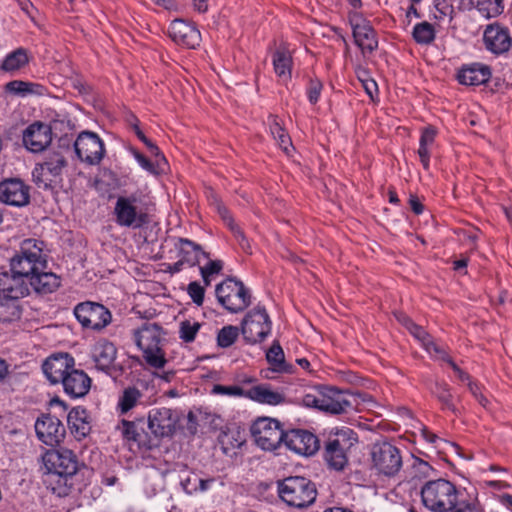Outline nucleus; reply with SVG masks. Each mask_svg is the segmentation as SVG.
Wrapping results in <instances>:
<instances>
[{"instance_id":"16","label":"nucleus","mask_w":512,"mask_h":512,"mask_svg":"<svg viewBox=\"0 0 512 512\" xmlns=\"http://www.w3.org/2000/svg\"><path fill=\"white\" fill-rule=\"evenodd\" d=\"M168 34L177 45L188 49H195L201 42V33L197 27L183 19L173 20L168 28Z\"/></svg>"},{"instance_id":"13","label":"nucleus","mask_w":512,"mask_h":512,"mask_svg":"<svg viewBox=\"0 0 512 512\" xmlns=\"http://www.w3.org/2000/svg\"><path fill=\"white\" fill-rule=\"evenodd\" d=\"M74 148L78 158L89 165L99 164L105 155L103 141L90 131H83L78 135Z\"/></svg>"},{"instance_id":"51","label":"nucleus","mask_w":512,"mask_h":512,"mask_svg":"<svg viewBox=\"0 0 512 512\" xmlns=\"http://www.w3.org/2000/svg\"><path fill=\"white\" fill-rule=\"evenodd\" d=\"M239 329L236 326L228 325L219 330L217 344L222 348L230 347L238 338Z\"/></svg>"},{"instance_id":"50","label":"nucleus","mask_w":512,"mask_h":512,"mask_svg":"<svg viewBox=\"0 0 512 512\" xmlns=\"http://www.w3.org/2000/svg\"><path fill=\"white\" fill-rule=\"evenodd\" d=\"M180 484L187 494H192L198 491V475L195 472L189 471L185 465L180 470Z\"/></svg>"},{"instance_id":"47","label":"nucleus","mask_w":512,"mask_h":512,"mask_svg":"<svg viewBox=\"0 0 512 512\" xmlns=\"http://www.w3.org/2000/svg\"><path fill=\"white\" fill-rule=\"evenodd\" d=\"M117 430H119L121 436L128 441H141L140 431H143V428L139 429L135 421L122 420L117 426Z\"/></svg>"},{"instance_id":"5","label":"nucleus","mask_w":512,"mask_h":512,"mask_svg":"<svg viewBox=\"0 0 512 512\" xmlns=\"http://www.w3.org/2000/svg\"><path fill=\"white\" fill-rule=\"evenodd\" d=\"M215 293L220 304L231 313L244 311L251 304V294L242 281L228 278L218 284Z\"/></svg>"},{"instance_id":"59","label":"nucleus","mask_w":512,"mask_h":512,"mask_svg":"<svg viewBox=\"0 0 512 512\" xmlns=\"http://www.w3.org/2000/svg\"><path fill=\"white\" fill-rule=\"evenodd\" d=\"M322 90V83L319 80H311L308 89V99L311 104H315Z\"/></svg>"},{"instance_id":"40","label":"nucleus","mask_w":512,"mask_h":512,"mask_svg":"<svg viewBox=\"0 0 512 512\" xmlns=\"http://www.w3.org/2000/svg\"><path fill=\"white\" fill-rule=\"evenodd\" d=\"M436 134H437L436 128L430 125L423 129L422 135L420 137L418 155L420 157V161H421L424 169H426V170L429 168V158H430L429 147L434 143Z\"/></svg>"},{"instance_id":"46","label":"nucleus","mask_w":512,"mask_h":512,"mask_svg":"<svg viewBox=\"0 0 512 512\" xmlns=\"http://www.w3.org/2000/svg\"><path fill=\"white\" fill-rule=\"evenodd\" d=\"M431 392L442 403L444 408L452 412H456V407L452 403L450 388L446 383L436 382L434 388L431 389Z\"/></svg>"},{"instance_id":"8","label":"nucleus","mask_w":512,"mask_h":512,"mask_svg":"<svg viewBox=\"0 0 512 512\" xmlns=\"http://www.w3.org/2000/svg\"><path fill=\"white\" fill-rule=\"evenodd\" d=\"M251 433L256 444L263 450L272 451L284 443L286 432L280 427V423L271 418H259L252 427Z\"/></svg>"},{"instance_id":"61","label":"nucleus","mask_w":512,"mask_h":512,"mask_svg":"<svg viewBox=\"0 0 512 512\" xmlns=\"http://www.w3.org/2000/svg\"><path fill=\"white\" fill-rule=\"evenodd\" d=\"M136 121L134 123V131L137 137L146 145L147 148H154V143L150 141L139 128V121L136 116H132Z\"/></svg>"},{"instance_id":"11","label":"nucleus","mask_w":512,"mask_h":512,"mask_svg":"<svg viewBox=\"0 0 512 512\" xmlns=\"http://www.w3.org/2000/svg\"><path fill=\"white\" fill-rule=\"evenodd\" d=\"M371 457L376 469L386 476L396 475L402 467L399 449L388 442L375 443Z\"/></svg>"},{"instance_id":"20","label":"nucleus","mask_w":512,"mask_h":512,"mask_svg":"<svg viewBox=\"0 0 512 512\" xmlns=\"http://www.w3.org/2000/svg\"><path fill=\"white\" fill-rule=\"evenodd\" d=\"M483 41L486 49L496 55L508 52L512 46V38L508 29L497 23L486 27Z\"/></svg>"},{"instance_id":"32","label":"nucleus","mask_w":512,"mask_h":512,"mask_svg":"<svg viewBox=\"0 0 512 512\" xmlns=\"http://www.w3.org/2000/svg\"><path fill=\"white\" fill-rule=\"evenodd\" d=\"M67 422L71 433L78 439L86 437L91 431L89 416L84 408H73L68 413Z\"/></svg>"},{"instance_id":"22","label":"nucleus","mask_w":512,"mask_h":512,"mask_svg":"<svg viewBox=\"0 0 512 512\" xmlns=\"http://www.w3.org/2000/svg\"><path fill=\"white\" fill-rule=\"evenodd\" d=\"M176 419L171 409H154L148 417V426L156 437L171 436L175 430Z\"/></svg>"},{"instance_id":"9","label":"nucleus","mask_w":512,"mask_h":512,"mask_svg":"<svg viewBox=\"0 0 512 512\" xmlns=\"http://www.w3.org/2000/svg\"><path fill=\"white\" fill-rule=\"evenodd\" d=\"M271 331L270 318L263 307L251 310L242 320L241 332L249 344L262 342Z\"/></svg>"},{"instance_id":"31","label":"nucleus","mask_w":512,"mask_h":512,"mask_svg":"<svg viewBox=\"0 0 512 512\" xmlns=\"http://www.w3.org/2000/svg\"><path fill=\"white\" fill-rule=\"evenodd\" d=\"M491 76L490 68L478 63L462 68L458 74V80L464 85H481L486 83Z\"/></svg>"},{"instance_id":"36","label":"nucleus","mask_w":512,"mask_h":512,"mask_svg":"<svg viewBox=\"0 0 512 512\" xmlns=\"http://www.w3.org/2000/svg\"><path fill=\"white\" fill-rule=\"evenodd\" d=\"M41 90V85L23 80H12L4 86L6 95L20 98H25L31 94H41Z\"/></svg>"},{"instance_id":"37","label":"nucleus","mask_w":512,"mask_h":512,"mask_svg":"<svg viewBox=\"0 0 512 512\" xmlns=\"http://www.w3.org/2000/svg\"><path fill=\"white\" fill-rule=\"evenodd\" d=\"M273 66L275 73L284 79L291 75L292 56L285 44H282L273 55Z\"/></svg>"},{"instance_id":"33","label":"nucleus","mask_w":512,"mask_h":512,"mask_svg":"<svg viewBox=\"0 0 512 512\" xmlns=\"http://www.w3.org/2000/svg\"><path fill=\"white\" fill-rule=\"evenodd\" d=\"M29 284L35 292L40 294H49L56 291L60 286V277L52 272L39 271L34 273Z\"/></svg>"},{"instance_id":"17","label":"nucleus","mask_w":512,"mask_h":512,"mask_svg":"<svg viewBox=\"0 0 512 512\" xmlns=\"http://www.w3.org/2000/svg\"><path fill=\"white\" fill-rule=\"evenodd\" d=\"M35 431L39 440L49 446L58 445L66 434L61 421L50 414L42 415L37 419Z\"/></svg>"},{"instance_id":"56","label":"nucleus","mask_w":512,"mask_h":512,"mask_svg":"<svg viewBox=\"0 0 512 512\" xmlns=\"http://www.w3.org/2000/svg\"><path fill=\"white\" fill-rule=\"evenodd\" d=\"M188 294L195 304L201 305L203 303L204 288L198 282H191L188 285Z\"/></svg>"},{"instance_id":"48","label":"nucleus","mask_w":512,"mask_h":512,"mask_svg":"<svg viewBox=\"0 0 512 512\" xmlns=\"http://www.w3.org/2000/svg\"><path fill=\"white\" fill-rule=\"evenodd\" d=\"M267 361L276 371H285L284 352L278 342H274L266 353Z\"/></svg>"},{"instance_id":"38","label":"nucleus","mask_w":512,"mask_h":512,"mask_svg":"<svg viewBox=\"0 0 512 512\" xmlns=\"http://www.w3.org/2000/svg\"><path fill=\"white\" fill-rule=\"evenodd\" d=\"M29 63L27 50L24 48H17L16 50L8 53L2 60V71L8 73H15L24 68Z\"/></svg>"},{"instance_id":"4","label":"nucleus","mask_w":512,"mask_h":512,"mask_svg":"<svg viewBox=\"0 0 512 512\" xmlns=\"http://www.w3.org/2000/svg\"><path fill=\"white\" fill-rule=\"evenodd\" d=\"M161 328L157 324H144L136 333V344L143 351L147 364L153 368H163L167 362L160 348Z\"/></svg>"},{"instance_id":"49","label":"nucleus","mask_w":512,"mask_h":512,"mask_svg":"<svg viewBox=\"0 0 512 512\" xmlns=\"http://www.w3.org/2000/svg\"><path fill=\"white\" fill-rule=\"evenodd\" d=\"M21 308L18 300L2 298V322H12L20 319Z\"/></svg>"},{"instance_id":"63","label":"nucleus","mask_w":512,"mask_h":512,"mask_svg":"<svg viewBox=\"0 0 512 512\" xmlns=\"http://www.w3.org/2000/svg\"><path fill=\"white\" fill-rule=\"evenodd\" d=\"M409 204L412 211L417 215L421 214L424 210V206L421 204L418 197L415 195L410 196Z\"/></svg>"},{"instance_id":"6","label":"nucleus","mask_w":512,"mask_h":512,"mask_svg":"<svg viewBox=\"0 0 512 512\" xmlns=\"http://www.w3.org/2000/svg\"><path fill=\"white\" fill-rule=\"evenodd\" d=\"M357 442L351 429H342L329 437L325 444L324 459L330 468L340 471L348 463L347 451Z\"/></svg>"},{"instance_id":"35","label":"nucleus","mask_w":512,"mask_h":512,"mask_svg":"<svg viewBox=\"0 0 512 512\" xmlns=\"http://www.w3.org/2000/svg\"><path fill=\"white\" fill-rule=\"evenodd\" d=\"M179 243L181 244L180 252L183 254V256L171 267V271L173 272H179L185 262L189 263L191 266H194L199 262L198 253L201 252L199 245L183 238L179 239Z\"/></svg>"},{"instance_id":"42","label":"nucleus","mask_w":512,"mask_h":512,"mask_svg":"<svg viewBox=\"0 0 512 512\" xmlns=\"http://www.w3.org/2000/svg\"><path fill=\"white\" fill-rule=\"evenodd\" d=\"M269 126L271 135L278 141V144L283 151L288 152V146L291 145V140L285 129L278 122L277 116H269Z\"/></svg>"},{"instance_id":"18","label":"nucleus","mask_w":512,"mask_h":512,"mask_svg":"<svg viewBox=\"0 0 512 512\" xmlns=\"http://www.w3.org/2000/svg\"><path fill=\"white\" fill-rule=\"evenodd\" d=\"M22 139L30 152H43L52 142L51 127L42 122H34L23 131Z\"/></svg>"},{"instance_id":"15","label":"nucleus","mask_w":512,"mask_h":512,"mask_svg":"<svg viewBox=\"0 0 512 512\" xmlns=\"http://www.w3.org/2000/svg\"><path fill=\"white\" fill-rule=\"evenodd\" d=\"M355 44L362 53H372L378 47L376 33L370 23L361 15L354 13L349 18Z\"/></svg>"},{"instance_id":"62","label":"nucleus","mask_w":512,"mask_h":512,"mask_svg":"<svg viewBox=\"0 0 512 512\" xmlns=\"http://www.w3.org/2000/svg\"><path fill=\"white\" fill-rule=\"evenodd\" d=\"M363 88L371 99H374V94H377V83L372 79L362 80Z\"/></svg>"},{"instance_id":"55","label":"nucleus","mask_w":512,"mask_h":512,"mask_svg":"<svg viewBox=\"0 0 512 512\" xmlns=\"http://www.w3.org/2000/svg\"><path fill=\"white\" fill-rule=\"evenodd\" d=\"M438 355L441 356V358L446 361L450 366L451 368L453 369V371L456 373L457 377L463 381V382H467V384L469 383V381H472L469 374H467L465 371H463L450 357H448L441 349H440V352L437 353Z\"/></svg>"},{"instance_id":"53","label":"nucleus","mask_w":512,"mask_h":512,"mask_svg":"<svg viewBox=\"0 0 512 512\" xmlns=\"http://www.w3.org/2000/svg\"><path fill=\"white\" fill-rule=\"evenodd\" d=\"M48 127H51V135H53L54 132H60L66 135L69 131L74 129V125L68 119H54L48 124Z\"/></svg>"},{"instance_id":"3","label":"nucleus","mask_w":512,"mask_h":512,"mask_svg":"<svg viewBox=\"0 0 512 512\" xmlns=\"http://www.w3.org/2000/svg\"><path fill=\"white\" fill-rule=\"evenodd\" d=\"M423 505L432 512H448L457 503V489L445 479L428 481L421 488Z\"/></svg>"},{"instance_id":"41","label":"nucleus","mask_w":512,"mask_h":512,"mask_svg":"<svg viewBox=\"0 0 512 512\" xmlns=\"http://www.w3.org/2000/svg\"><path fill=\"white\" fill-rule=\"evenodd\" d=\"M143 397V393L134 386L125 388L119 397L117 408L120 414H126L136 407Z\"/></svg>"},{"instance_id":"7","label":"nucleus","mask_w":512,"mask_h":512,"mask_svg":"<svg viewBox=\"0 0 512 512\" xmlns=\"http://www.w3.org/2000/svg\"><path fill=\"white\" fill-rule=\"evenodd\" d=\"M66 166L67 160L62 151H52L43 162L35 165L32 171L33 181L39 188L48 189L61 176Z\"/></svg>"},{"instance_id":"25","label":"nucleus","mask_w":512,"mask_h":512,"mask_svg":"<svg viewBox=\"0 0 512 512\" xmlns=\"http://www.w3.org/2000/svg\"><path fill=\"white\" fill-rule=\"evenodd\" d=\"M351 406V402L347 399L344 392L333 387H321L320 410L331 413L340 414Z\"/></svg>"},{"instance_id":"43","label":"nucleus","mask_w":512,"mask_h":512,"mask_svg":"<svg viewBox=\"0 0 512 512\" xmlns=\"http://www.w3.org/2000/svg\"><path fill=\"white\" fill-rule=\"evenodd\" d=\"M413 38L418 44L428 45L435 39V30L429 22H421L413 29Z\"/></svg>"},{"instance_id":"23","label":"nucleus","mask_w":512,"mask_h":512,"mask_svg":"<svg viewBox=\"0 0 512 512\" xmlns=\"http://www.w3.org/2000/svg\"><path fill=\"white\" fill-rule=\"evenodd\" d=\"M117 349L115 345L108 340L96 342L92 349V358L98 370L111 374L116 369Z\"/></svg>"},{"instance_id":"21","label":"nucleus","mask_w":512,"mask_h":512,"mask_svg":"<svg viewBox=\"0 0 512 512\" xmlns=\"http://www.w3.org/2000/svg\"><path fill=\"white\" fill-rule=\"evenodd\" d=\"M74 367V359L68 354L52 355L42 365L43 373L51 384L62 383Z\"/></svg>"},{"instance_id":"24","label":"nucleus","mask_w":512,"mask_h":512,"mask_svg":"<svg viewBox=\"0 0 512 512\" xmlns=\"http://www.w3.org/2000/svg\"><path fill=\"white\" fill-rule=\"evenodd\" d=\"M2 203L22 207L29 203V189L20 179L2 181Z\"/></svg>"},{"instance_id":"14","label":"nucleus","mask_w":512,"mask_h":512,"mask_svg":"<svg viewBox=\"0 0 512 512\" xmlns=\"http://www.w3.org/2000/svg\"><path fill=\"white\" fill-rule=\"evenodd\" d=\"M43 467L47 471L73 475L79 469V461L75 453L67 448L50 449L42 455Z\"/></svg>"},{"instance_id":"28","label":"nucleus","mask_w":512,"mask_h":512,"mask_svg":"<svg viewBox=\"0 0 512 512\" xmlns=\"http://www.w3.org/2000/svg\"><path fill=\"white\" fill-rule=\"evenodd\" d=\"M73 475H64L61 472L47 471L44 474L43 482L47 489L58 497L68 496L74 486Z\"/></svg>"},{"instance_id":"30","label":"nucleus","mask_w":512,"mask_h":512,"mask_svg":"<svg viewBox=\"0 0 512 512\" xmlns=\"http://www.w3.org/2000/svg\"><path fill=\"white\" fill-rule=\"evenodd\" d=\"M394 316L399 323L406 327L409 332L422 343L427 352H440V348L433 342L431 336L421 326L414 323L406 314L394 312Z\"/></svg>"},{"instance_id":"57","label":"nucleus","mask_w":512,"mask_h":512,"mask_svg":"<svg viewBox=\"0 0 512 512\" xmlns=\"http://www.w3.org/2000/svg\"><path fill=\"white\" fill-rule=\"evenodd\" d=\"M468 389L471 392V394L475 397V399L478 401V403L485 409L489 406V400L483 395L481 388L478 383L474 381H469L468 383Z\"/></svg>"},{"instance_id":"39","label":"nucleus","mask_w":512,"mask_h":512,"mask_svg":"<svg viewBox=\"0 0 512 512\" xmlns=\"http://www.w3.org/2000/svg\"><path fill=\"white\" fill-rule=\"evenodd\" d=\"M213 204L215 205L219 215L223 219V221L227 224L229 229L233 232L237 241L243 250L247 251L249 248L248 241L246 240L245 235L240 230V228L234 223L232 216L229 214L228 209L221 203V201L217 198H214Z\"/></svg>"},{"instance_id":"58","label":"nucleus","mask_w":512,"mask_h":512,"mask_svg":"<svg viewBox=\"0 0 512 512\" xmlns=\"http://www.w3.org/2000/svg\"><path fill=\"white\" fill-rule=\"evenodd\" d=\"M321 387L315 393L305 394L302 398L304 406L320 410Z\"/></svg>"},{"instance_id":"64","label":"nucleus","mask_w":512,"mask_h":512,"mask_svg":"<svg viewBox=\"0 0 512 512\" xmlns=\"http://www.w3.org/2000/svg\"><path fill=\"white\" fill-rule=\"evenodd\" d=\"M19 7L23 12H25L32 20H34V16L32 15V10L35 9L33 4L29 0H20L17 2Z\"/></svg>"},{"instance_id":"45","label":"nucleus","mask_w":512,"mask_h":512,"mask_svg":"<svg viewBox=\"0 0 512 512\" xmlns=\"http://www.w3.org/2000/svg\"><path fill=\"white\" fill-rule=\"evenodd\" d=\"M133 154L140 166L152 174H160L167 167V161L164 156H161V161L155 160V162H152L138 151H134Z\"/></svg>"},{"instance_id":"52","label":"nucleus","mask_w":512,"mask_h":512,"mask_svg":"<svg viewBox=\"0 0 512 512\" xmlns=\"http://www.w3.org/2000/svg\"><path fill=\"white\" fill-rule=\"evenodd\" d=\"M200 328L198 322L183 321L180 324V338L184 342H192Z\"/></svg>"},{"instance_id":"10","label":"nucleus","mask_w":512,"mask_h":512,"mask_svg":"<svg viewBox=\"0 0 512 512\" xmlns=\"http://www.w3.org/2000/svg\"><path fill=\"white\" fill-rule=\"evenodd\" d=\"M74 315L84 328L96 331L104 329L112 320L111 312L104 305L92 301L77 304Z\"/></svg>"},{"instance_id":"26","label":"nucleus","mask_w":512,"mask_h":512,"mask_svg":"<svg viewBox=\"0 0 512 512\" xmlns=\"http://www.w3.org/2000/svg\"><path fill=\"white\" fill-rule=\"evenodd\" d=\"M62 384L64 391L68 395L73 398H78L86 395L89 392L91 379L84 371L75 369L73 367L68 375L64 377Z\"/></svg>"},{"instance_id":"19","label":"nucleus","mask_w":512,"mask_h":512,"mask_svg":"<svg viewBox=\"0 0 512 512\" xmlns=\"http://www.w3.org/2000/svg\"><path fill=\"white\" fill-rule=\"evenodd\" d=\"M284 444L291 451L309 456L313 455L319 449V440L307 430L294 429L286 432Z\"/></svg>"},{"instance_id":"12","label":"nucleus","mask_w":512,"mask_h":512,"mask_svg":"<svg viewBox=\"0 0 512 512\" xmlns=\"http://www.w3.org/2000/svg\"><path fill=\"white\" fill-rule=\"evenodd\" d=\"M135 196H119L115 203L116 223L121 227L139 229L149 222L148 215L136 206Z\"/></svg>"},{"instance_id":"2","label":"nucleus","mask_w":512,"mask_h":512,"mask_svg":"<svg viewBox=\"0 0 512 512\" xmlns=\"http://www.w3.org/2000/svg\"><path fill=\"white\" fill-rule=\"evenodd\" d=\"M47 268V260L42 254V247L35 239L22 242L20 251L10 258V272L28 281L31 276Z\"/></svg>"},{"instance_id":"27","label":"nucleus","mask_w":512,"mask_h":512,"mask_svg":"<svg viewBox=\"0 0 512 512\" xmlns=\"http://www.w3.org/2000/svg\"><path fill=\"white\" fill-rule=\"evenodd\" d=\"M29 281L10 270L2 272V298L19 300L29 293Z\"/></svg>"},{"instance_id":"29","label":"nucleus","mask_w":512,"mask_h":512,"mask_svg":"<svg viewBox=\"0 0 512 512\" xmlns=\"http://www.w3.org/2000/svg\"><path fill=\"white\" fill-rule=\"evenodd\" d=\"M394 316L399 323L406 327L409 332L422 343L427 352H440V348L433 342L431 336L421 326L414 323L406 314L394 312Z\"/></svg>"},{"instance_id":"34","label":"nucleus","mask_w":512,"mask_h":512,"mask_svg":"<svg viewBox=\"0 0 512 512\" xmlns=\"http://www.w3.org/2000/svg\"><path fill=\"white\" fill-rule=\"evenodd\" d=\"M250 399L263 404L278 405L284 402V395L270 389L267 385H257L246 393Z\"/></svg>"},{"instance_id":"54","label":"nucleus","mask_w":512,"mask_h":512,"mask_svg":"<svg viewBox=\"0 0 512 512\" xmlns=\"http://www.w3.org/2000/svg\"><path fill=\"white\" fill-rule=\"evenodd\" d=\"M212 393L220 394V395H228V396H242L244 395V391L239 386H224V385H214L212 389Z\"/></svg>"},{"instance_id":"1","label":"nucleus","mask_w":512,"mask_h":512,"mask_svg":"<svg viewBox=\"0 0 512 512\" xmlns=\"http://www.w3.org/2000/svg\"><path fill=\"white\" fill-rule=\"evenodd\" d=\"M277 491L282 501L298 509L311 506L317 497L315 483L301 476H291L278 481Z\"/></svg>"},{"instance_id":"60","label":"nucleus","mask_w":512,"mask_h":512,"mask_svg":"<svg viewBox=\"0 0 512 512\" xmlns=\"http://www.w3.org/2000/svg\"><path fill=\"white\" fill-rule=\"evenodd\" d=\"M222 269V262L220 260L210 261L205 267H201V275L205 276V274H217Z\"/></svg>"},{"instance_id":"44","label":"nucleus","mask_w":512,"mask_h":512,"mask_svg":"<svg viewBox=\"0 0 512 512\" xmlns=\"http://www.w3.org/2000/svg\"><path fill=\"white\" fill-rule=\"evenodd\" d=\"M479 12L486 18L500 15L504 11L503 0H474Z\"/></svg>"}]
</instances>
